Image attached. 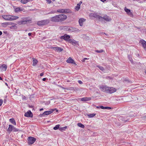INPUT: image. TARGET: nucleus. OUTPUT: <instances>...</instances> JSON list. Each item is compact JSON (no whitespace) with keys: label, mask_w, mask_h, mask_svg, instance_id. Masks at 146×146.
Returning a JSON list of instances; mask_svg holds the SVG:
<instances>
[{"label":"nucleus","mask_w":146,"mask_h":146,"mask_svg":"<svg viewBox=\"0 0 146 146\" xmlns=\"http://www.w3.org/2000/svg\"><path fill=\"white\" fill-rule=\"evenodd\" d=\"M67 18L66 15L64 14H60L51 18L50 20L53 22H62L65 20Z\"/></svg>","instance_id":"obj_1"},{"label":"nucleus","mask_w":146,"mask_h":146,"mask_svg":"<svg viewBox=\"0 0 146 146\" xmlns=\"http://www.w3.org/2000/svg\"><path fill=\"white\" fill-rule=\"evenodd\" d=\"M2 17L5 20L8 21H13L17 19L19 17L17 16L9 15H4Z\"/></svg>","instance_id":"obj_2"},{"label":"nucleus","mask_w":146,"mask_h":146,"mask_svg":"<svg viewBox=\"0 0 146 146\" xmlns=\"http://www.w3.org/2000/svg\"><path fill=\"white\" fill-rule=\"evenodd\" d=\"M49 23L48 20H44L41 21H39L37 22V25H46Z\"/></svg>","instance_id":"obj_3"},{"label":"nucleus","mask_w":146,"mask_h":146,"mask_svg":"<svg viewBox=\"0 0 146 146\" xmlns=\"http://www.w3.org/2000/svg\"><path fill=\"white\" fill-rule=\"evenodd\" d=\"M36 139L33 137H29L28 139V143L29 145H32L36 141Z\"/></svg>","instance_id":"obj_4"},{"label":"nucleus","mask_w":146,"mask_h":146,"mask_svg":"<svg viewBox=\"0 0 146 146\" xmlns=\"http://www.w3.org/2000/svg\"><path fill=\"white\" fill-rule=\"evenodd\" d=\"M70 36L67 35L66 34H65L64 35L61 36L60 37V38L61 39H64L66 41H68V42L69 40L70 39Z\"/></svg>","instance_id":"obj_5"},{"label":"nucleus","mask_w":146,"mask_h":146,"mask_svg":"<svg viewBox=\"0 0 146 146\" xmlns=\"http://www.w3.org/2000/svg\"><path fill=\"white\" fill-rule=\"evenodd\" d=\"M66 62L68 63H70L74 64L75 66H76L77 65L75 62L74 60L71 58L69 57L66 61Z\"/></svg>","instance_id":"obj_6"},{"label":"nucleus","mask_w":146,"mask_h":146,"mask_svg":"<svg viewBox=\"0 0 146 146\" xmlns=\"http://www.w3.org/2000/svg\"><path fill=\"white\" fill-rule=\"evenodd\" d=\"M107 90V93L111 94L114 93L116 91V89L113 87H108Z\"/></svg>","instance_id":"obj_7"},{"label":"nucleus","mask_w":146,"mask_h":146,"mask_svg":"<svg viewBox=\"0 0 146 146\" xmlns=\"http://www.w3.org/2000/svg\"><path fill=\"white\" fill-rule=\"evenodd\" d=\"M139 43L141 44L144 49L146 51V41L143 39H142L140 40Z\"/></svg>","instance_id":"obj_8"},{"label":"nucleus","mask_w":146,"mask_h":146,"mask_svg":"<svg viewBox=\"0 0 146 146\" xmlns=\"http://www.w3.org/2000/svg\"><path fill=\"white\" fill-rule=\"evenodd\" d=\"M90 17L91 18L93 17H94L96 18H98L99 19H100V17L96 13H91L89 15Z\"/></svg>","instance_id":"obj_9"},{"label":"nucleus","mask_w":146,"mask_h":146,"mask_svg":"<svg viewBox=\"0 0 146 146\" xmlns=\"http://www.w3.org/2000/svg\"><path fill=\"white\" fill-rule=\"evenodd\" d=\"M7 66L6 64H3L0 67V69L1 71H6Z\"/></svg>","instance_id":"obj_10"},{"label":"nucleus","mask_w":146,"mask_h":146,"mask_svg":"<svg viewBox=\"0 0 146 146\" xmlns=\"http://www.w3.org/2000/svg\"><path fill=\"white\" fill-rule=\"evenodd\" d=\"M25 116L27 117H32L33 114L30 111H29L25 113Z\"/></svg>","instance_id":"obj_11"},{"label":"nucleus","mask_w":146,"mask_h":146,"mask_svg":"<svg viewBox=\"0 0 146 146\" xmlns=\"http://www.w3.org/2000/svg\"><path fill=\"white\" fill-rule=\"evenodd\" d=\"M102 18L103 19L107 21H110L111 20L110 17L107 16L106 15L104 16L103 17L101 16V19Z\"/></svg>","instance_id":"obj_12"},{"label":"nucleus","mask_w":146,"mask_h":146,"mask_svg":"<svg viewBox=\"0 0 146 146\" xmlns=\"http://www.w3.org/2000/svg\"><path fill=\"white\" fill-rule=\"evenodd\" d=\"M54 50L56 51L60 52L63 51V49L58 47H55L52 48Z\"/></svg>","instance_id":"obj_13"},{"label":"nucleus","mask_w":146,"mask_h":146,"mask_svg":"<svg viewBox=\"0 0 146 146\" xmlns=\"http://www.w3.org/2000/svg\"><path fill=\"white\" fill-rule=\"evenodd\" d=\"M108 89V87L103 86H101V90L103 92L107 93V90H107Z\"/></svg>","instance_id":"obj_14"},{"label":"nucleus","mask_w":146,"mask_h":146,"mask_svg":"<svg viewBox=\"0 0 146 146\" xmlns=\"http://www.w3.org/2000/svg\"><path fill=\"white\" fill-rule=\"evenodd\" d=\"M101 70L104 73H107L108 72V69L106 66H104V67H101Z\"/></svg>","instance_id":"obj_15"},{"label":"nucleus","mask_w":146,"mask_h":146,"mask_svg":"<svg viewBox=\"0 0 146 146\" xmlns=\"http://www.w3.org/2000/svg\"><path fill=\"white\" fill-rule=\"evenodd\" d=\"M86 19L81 18L79 20V23L80 26H82L83 25V23L86 21Z\"/></svg>","instance_id":"obj_16"},{"label":"nucleus","mask_w":146,"mask_h":146,"mask_svg":"<svg viewBox=\"0 0 146 146\" xmlns=\"http://www.w3.org/2000/svg\"><path fill=\"white\" fill-rule=\"evenodd\" d=\"M68 42L71 43L73 45H75L77 44V42L74 39H70Z\"/></svg>","instance_id":"obj_17"},{"label":"nucleus","mask_w":146,"mask_h":146,"mask_svg":"<svg viewBox=\"0 0 146 146\" xmlns=\"http://www.w3.org/2000/svg\"><path fill=\"white\" fill-rule=\"evenodd\" d=\"M125 10L126 12L131 17L133 15V14L131 12L130 9H127L126 8H125Z\"/></svg>","instance_id":"obj_18"},{"label":"nucleus","mask_w":146,"mask_h":146,"mask_svg":"<svg viewBox=\"0 0 146 146\" xmlns=\"http://www.w3.org/2000/svg\"><path fill=\"white\" fill-rule=\"evenodd\" d=\"M91 98L90 97H84L81 99L82 101H86L90 100Z\"/></svg>","instance_id":"obj_19"},{"label":"nucleus","mask_w":146,"mask_h":146,"mask_svg":"<svg viewBox=\"0 0 146 146\" xmlns=\"http://www.w3.org/2000/svg\"><path fill=\"white\" fill-rule=\"evenodd\" d=\"M52 111H46L44 112L43 113V115H48L51 113L54 110V109H52Z\"/></svg>","instance_id":"obj_20"},{"label":"nucleus","mask_w":146,"mask_h":146,"mask_svg":"<svg viewBox=\"0 0 146 146\" xmlns=\"http://www.w3.org/2000/svg\"><path fill=\"white\" fill-rule=\"evenodd\" d=\"M13 126L11 125H9V127L7 129V131L11 132L13 130Z\"/></svg>","instance_id":"obj_21"},{"label":"nucleus","mask_w":146,"mask_h":146,"mask_svg":"<svg viewBox=\"0 0 146 146\" xmlns=\"http://www.w3.org/2000/svg\"><path fill=\"white\" fill-rule=\"evenodd\" d=\"M23 10V8L20 7L16 8L15 9V12H17L19 11H22Z\"/></svg>","instance_id":"obj_22"},{"label":"nucleus","mask_w":146,"mask_h":146,"mask_svg":"<svg viewBox=\"0 0 146 146\" xmlns=\"http://www.w3.org/2000/svg\"><path fill=\"white\" fill-rule=\"evenodd\" d=\"M33 66H36L37 63H38V61L35 58H33Z\"/></svg>","instance_id":"obj_23"},{"label":"nucleus","mask_w":146,"mask_h":146,"mask_svg":"<svg viewBox=\"0 0 146 146\" xmlns=\"http://www.w3.org/2000/svg\"><path fill=\"white\" fill-rule=\"evenodd\" d=\"M9 121L13 124L15 125H16V123L13 118H11L9 119Z\"/></svg>","instance_id":"obj_24"},{"label":"nucleus","mask_w":146,"mask_h":146,"mask_svg":"<svg viewBox=\"0 0 146 146\" xmlns=\"http://www.w3.org/2000/svg\"><path fill=\"white\" fill-rule=\"evenodd\" d=\"M9 24L8 22H5L1 24L2 26L4 27H6L7 25H9Z\"/></svg>","instance_id":"obj_25"},{"label":"nucleus","mask_w":146,"mask_h":146,"mask_svg":"<svg viewBox=\"0 0 146 146\" xmlns=\"http://www.w3.org/2000/svg\"><path fill=\"white\" fill-rule=\"evenodd\" d=\"M30 1V0H21V2L23 4H25Z\"/></svg>","instance_id":"obj_26"},{"label":"nucleus","mask_w":146,"mask_h":146,"mask_svg":"<svg viewBox=\"0 0 146 146\" xmlns=\"http://www.w3.org/2000/svg\"><path fill=\"white\" fill-rule=\"evenodd\" d=\"M101 109L105 110V109H108L110 110L111 109V108L109 107H104L103 106H101Z\"/></svg>","instance_id":"obj_27"},{"label":"nucleus","mask_w":146,"mask_h":146,"mask_svg":"<svg viewBox=\"0 0 146 146\" xmlns=\"http://www.w3.org/2000/svg\"><path fill=\"white\" fill-rule=\"evenodd\" d=\"M67 126L63 127H61L59 128V130L61 131H65L67 128Z\"/></svg>","instance_id":"obj_28"},{"label":"nucleus","mask_w":146,"mask_h":146,"mask_svg":"<svg viewBox=\"0 0 146 146\" xmlns=\"http://www.w3.org/2000/svg\"><path fill=\"white\" fill-rule=\"evenodd\" d=\"M96 115V114L93 113H91L89 114L88 115V116L89 118H92L93 117H94V116H95Z\"/></svg>","instance_id":"obj_29"},{"label":"nucleus","mask_w":146,"mask_h":146,"mask_svg":"<svg viewBox=\"0 0 146 146\" xmlns=\"http://www.w3.org/2000/svg\"><path fill=\"white\" fill-rule=\"evenodd\" d=\"M77 125L78 126L81 128H84V125L81 123H78L77 124Z\"/></svg>","instance_id":"obj_30"},{"label":"nucleus","mask_w":146,"mask_h":146,"mask_svg":"<svg viewBox=\"0 0 146 146\" xmlns=\"http://www.w3.org/2000/svg\"><path fill=\"white\" fill-rule=\"evenodd\" d=\"M71 12V10L69 9H64V13H69Z\"/></svg>","instance_id":"obj_31"},{"label":"nucleus","mask_w":146,"mask_h":146,"mask_svg":"<svg viewBox=\"0 0 146 146\" xmlns=\"http://www.w3.org/2000/svg\"><path fill=\"white\" fill-rule=\"evenodd\" d=\"M60 125L59 124L56 125L55 127H54L53 129L55 130H57L60 128Z\"/></svg>","instance_id":"obj_32"},{"label":"nucleus","mask_w":146,"mask_h":146,"mask_svg":"<svg viewBox=\"0 0 146 146\" xmlns=\"http://www.w3.org/2000/svg\"><path fill=\"white\" fill-rule=\"evenodd\" d=\"M80 8V4H78L77 6L75 7V9L77 11Z\"/></svg>","instance_id":"obj_33"},{"label":"nucleus","mask_w":146,"mask_h":146,"mask_svg":"<svg viewBox=\"0 0 146 146\" xmlns=\"http://www.w3.org/2000/svg\"><path fill=\"white\" fill-rule=\"evenodd\" d=\"M58 12L64 13V9H59L57 10Z\"/></svg>","instance_id":"obj_34"},{"label":"nucleus","mask_w":146,"mask_h":146,"mask_svg":"<svg viewBox=\"0 0 146 146\" xmlns=\"http://www.w3.org/2000/svg\"><path fill=\"white\" fill-rule=\"evenodd\" d=\"M19 130L18 129H17L13 127L12 130H13L14 132H17Z\"/></svg>","instance_id":"obj_35"},{"label":"nucleus","mask_w":146,"mask_h":146,"mask_svg":"<svg viewBox=\"0 0 146 146\" xmlns=\"http://www.w3.org/2000/svg\"><path fill=\"white\" fill-rule=\"evenodd\" d=\"M3 101L2 99H0V106H1L3 104Z\"/></svg>","instance_id":"obj_36"},{"label":"nucleus","mask_w":146,"mask_h":146,"mask_svg":"<svg viewBox=\"0 0 146 146\" xmlns=\"http://www.w3.org/2000/svg\"><path fill=\"white\" fill-rule=\"evenodd\" d=\"M21 24H25L27 23V21H21Z\"/></svg>","instance_id":"obj_37"},{"label":"nucleus","mask_w":146,"mask_h":146,"mask_svg":"<svg viewBox=\"0 0 146 146\" xmlns=\"http://www.w3.org/2000/svg\"><path fill=\"white\" fill-rule=\"evenodd\" d=\"M47 3H51V1L50 0H46Z\"/></svg>","instance_id":"obj_38"},{"label":"nucleus","mask_w":146,"mask_h":146,"mask_svg":"<svg viewBox=\"0 0 146 146\" xmlns=\"http://www.w3.org/2000/svg\"><path fill=\"white\" fill-rule=\"evenodd\" d=\"M128 58L129 59V60L131 62H132V58H131V57H130V56H128Z\"/></svg>","instance_id":"obj_39"},{"label":"nucleus","mask_w":146,"mask_h":146,"mask_svg":"<svg viewBox=\"0 0 146 146\" xmlns=\"http://www.w3.org/2000/svg\"><path fill=\"white\" fill-rule=\"evenodd\" d=\"M78 82L80 84H82L83 83L82 82L81 80H78Z\"/></svg>","instance_id":"obj_40"},{"label":"nucleus","mask_w":146,"mask_h":146,"mask_svg":"<svg viewBox=\"0 0 146 146\" xmlns=\"http://www.w3.org/2000/svg\"><path fill=\"white\" fill-rule=\"evenodd\" d=\"M142 118L144 119L145 120H146V116H143Z\"/></svg>","instance_id":"obj_41"},{"label":"nucleus","mask_w":146,"mask_h":146,"mask_svg":"<svg viewBox=\"0 0 146 146\" xmlns=\"http://www.w3.org/2000/svg\"><path fill=\"white\" fill-rule=\"evenodd\" d=\"M125 81L128 82H129V80L127 79H125Z\"/></svg>","instance_id":"obj_42"},{"label":"nucleus","mask_w":146,"mask_h":146,"mask_svg":"<svg viewBox=\"0 0 146 146\" xmlns=\"http://www.w3.org/2000/svg\"><path fill=\"white\" fill-rule=\"evenodd\" d=\"M43 74H44L43 73H41L40 74V76H42L43 75Z\"/></svg>","instance_id":"obj_43"},{"label":"nucleus","mask_w":146,"mask_h":146,"mask_svg":"<svg viewBox=\"0 0 146 146\" xmlns=\"http://www.w3.org/2000/svg\"><path fill=\"white\" fill-rule=\"evenodd\" d=\"M46 78H43L42 79V80L43 81H45L46 80Z\"/></svg>","instance_id":"obj_44"},{"label":"nucleus","mask_w":146,"mask_h":146,"mask_svg":"<svg viewBox=\"0 0 146 146\" xmlns=\"http://www.w3.org/2000/svg\"><path fill=\"white\" fill-rule=\"evenodd\" d=\"M88 58H84V61H85V60H87V59H88Z\"/></svg>","instance_id":"obj_45"},{"label":"nucleus","mask_w":146,"mask_h":146,"mask_svg":"<svg viewBox=\"0 0 146 146\" xmlns=\"http://www.w3.org/2000/svg\"><path fill=\"white\" fill-rule=\"evenodd\" d=\"M28 35L29 36H30L31 35V33H29L28 34Z\"/></svg>","instance_id":"obj_46"},{"label":"nucleus","mask_w":146,"mask_h":146,"mask_svg":"<svg viewBox=\"0 0 146 146\" xmlns=\"http://www.w3.org/2000/svg\"><path fill=\"white\" fill-rule=\"evenodd\" d=\"M107 0H101V1L103 2H104L105 1H106Z\"/></svg>","instance_id":"obj_47"},{"label":"nucleus","mask_w":146,"mask_h":146,"mask_svg":"<svg viewBox=\"0 0 146 146\" xmlns=\"http://www.w3.org/2000/svg\"><path fill=\"white\" fill-rule=\"evenodd\" d=\"M101 35H104V34H105V33H103L102 32V33H101Z\"/></svg>","instance_id":"obj_48"},{"label":"nucleus","mask_w":146,"mask_h":146,"mask_svg":"<svg viewBox=\"0 0 146 146\" xmlns=\"http://www.w3.org/2000/svg\"><path fill=\"white\" fill-rule=\"evenodd\" d=\"M2 32L1 31H0V36L1 35H2Z\"/></svg>","instance_id":"obj_49"},{"label":"nucleus","mask_w":146,"mask_h":146,"mask_svg":"<svg viewBox=\"0 0 146 146\" xmlns=\"http://www.w3.org/2000/svg\"><path fill=\"white\" fill-rule=\"evenodd\" d=\"M96 52H100V51L98 50H96Z\"/></svg>","instance_id":"obj_50"},{"label":"nucleus","mask_w":146,"mask_h":146,"mask_svg":"<svg viewBox=\"0 0 146 146\" xmlns=\"http://www.w3.org/2000/svg\"><path fill=\"white\" fill-rule=\"evenodd\" d=\"M96 108H100V106H97V107H96Z\"/></svg>","instance_id":"obj_51"},{"label":"nucleus","mask_w":146,"mask_h":146,"mask_svg":"<svg viewBox=\"0 0 146 146\" xmlns=\"http://www.w3.org/2000/svg\"><path fill=\"white\" fill-rule=\"evenodd\" d=\"M43 110V108H41V109H40V111H41L42 110Z\"/></svg>","instance_id":"obj_52"},{"label":"nucleus","mask_w":146,"mask_h":146,"mask_svg":"<svg viewBox=\"0 0 146 146\" xmlns=\"http://www.w3.org/2000/svg\"><path fill=\"white\" fill-rule=\"evenodd\" d=\"M104 52V51H103V50H101V53L102 52Z\"/></svg>","instance_id":"obj_53"},{"label":"nucleus","mask_w":146,"mask_h":146,"mask_svg":"<svg viewBox=\"0 0 146 146\" xmlns=\"http://www.w3.org/2000/svg\"><path fill=\"white\" fill-rule=\"evenodd\" d=\"M5 84L7 86H8L7 84V83H5Z\"/></svg>","instance_id":"obj_54"},{"label":"nucleus","mask_w":146,"mask_h":146,"mask_svg":"<svg viewBox=\"0 0 146 146\" xmlns=\"http://www.w3.org/2000/svg\"><path fill=\"white\" fill-rule=\"evenodd\" d=\"M145 74H146V70H145Z\"/></svg>","instance_id":"obj_55"},{"label":"nucleus","mask_w":146,"mask_h":146,"mask_svg":"<svg viewBox=\"0 0 146 146\" xmlns=\"http://www.w3.org/2000/svg\"><path fill=\"white\" fill-rule=\"evenodd\" d=\"M71 29H73V28H72V27H71Z\"/></svg>","instance_id":"obj_56"},{"label":"nucleus","mask_w":146,"mask_h":146,"mask_svg":"<svg viewBox=\"0 0 146 146\" xmlns=\"http://www.w3.org/2000/svg\"><path fill=\"white\" fill-rule=\"evenodd\" d=\"M53 1H54L55 0H52Z\"/></svg>","instance_id":"obj_57"}]
</instances>
